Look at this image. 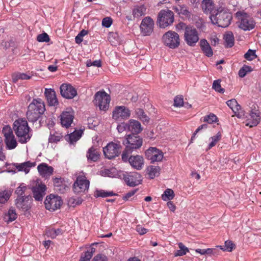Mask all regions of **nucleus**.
I'll use <instances>...</instances> for the list:
<instances>
[{"label":"nucleus","mask_w":261,"mask_h":261,"mask_svg":"<svg viewBox=\"0 0 261 261\" xmlns=\"http://www.w3.org/2000/svg\"><path fill=\"white\" fill-rule=\"evenodd\" d=\"M3 133L5 138L13 136L12 129L11 127L6 125L3 127Z\"/></svg>","instance_id":"obj_51"},{"label":"nucleus","mask_w":261,"mask_h":261,"mask_svg":"<svg viewBox=\"0 0 261 261\" xmlns=\"http://www.w3.org/2000/svg\"><path fill=\"white\" fill-rule=\"evenodd\" d=\"M207 124H203L199 126L195 131V132L193 134L191 140H190V143H192L193 141L195 140L196 134L200 132V130L202 129H206L207 128Z\"/></svg>","instance_id":"obj_53"},{"label":"nucleus","mask_w":261,"mask_h":261,"mask_svg":"<svg viewBox=\"0 0 261 261\" xmlns=\"http://www.w3.org/2000/svg\"><path fill=\"white\" fill-rule=\"evenodd\" d=\"M184 99L182 96H177L174 99V106L176 107H180L183 106Z\"/></svg>","instance_id":"obj_56"},{"label":"nucleus","mask_w":261,"mask_h":261,"mask_svg":"<svg viewBox=\"0 0 261 261\" xmlns=\"http://www.w3.org/2000/svg\"><path fill=\"white\" fill-rule=\"evenodd\" d=\"M136 114L143 123H148L149 120V117L145 114L144 111L141 109H137Z\"/></svg>","instance_id":"obj_41"},{"label":"nucleus","mask_w":261,"mask_h":261,"mask_svg":"<svg viewBox=\"0 0 261 261\" xmlns=\"http://www.w3.org/2000/svg\"><path fill=\"white\" fill-rule=\"evenodd\" d=\"M225 42L224 45L226 47L230 48L234 45V36L232 32H229L224 36Z\"/></svg>","instance_id":"obj_34"},{"label":"nucleus","mask_w":261,"mask_h":261,"mask_svg":"<svg viewBox=\"0 0 261 261\" xmlns=\"http://www.w3.org/2000/svg\"><path fill=\"white\" fill-rule=\"evenodd\" d=\"M17 218V214L16 210L13 207H10L8 212L4 216V221L8 223L14 221Z\"/></svg>","instance_id":"obj_31"},{"label":"nucleus","mask_w":261,"mask_h":261,"mask_svg":"<svg viewBox=\"0 0 261 261\" xmlns=\"http://www.w3.org/2000/svg\"><path fill=\"white\" fill-rule=\"evenodd\" d=\"M251 67L249 66L244 65L239 71V75L241 77H244L247 72L251 71Z\"/></svg>","instance_id":"obj_49"},{"label":"nucleus","mask_w":261,"mask_h":261,"mask_svg":"<svg viewBox=\"0 0 261 261\" xmlns=\"http://www.w3.org/2000/svg\"><path fill=\"white\" fill-rule=\"evenodd\" d=\"M127 161L129 162L131 166L135 169L140 170L142 169L144 166V161L143 158L139 155H131L128 157Z\"/></svg>","instance_id":"obj_19"},{"label":"nucleus","mask_w":261,"mask_h":261,"mask_svg":"<svg viewBox=\"0 0 261 261\" xmlns=\"http://www.w3.org/2000/svg\"><path fill=\"white\" fill-rule=\"evenodd\" d=\"M61 95L67 99H72L77 95L76 89L69 84H63L60 86Z\"/></svg>","instance_id":"obj_18"},{"label":"nucleus","mask_w":261,"mask_h":261,"mask_svg":"<svg viewBox=\"0 0 261 261\" xmlns=\"http://www.w3.org/2000/svg\"><path fill=\"white\" fill-rule=\"evenodd\" d=\"M27 189V187L24 184H21L16 190L15 193L18 195L17 197H25L23 196L25 191Z\"/></svg>","instance_id":"obj_47"},{"label":"nucleus","mask_w":261,"mask_h":261,"mask_svg":"<svg viewBox=\"0 0 261 261\" xmlns=\"http://www.w3.org/2000/svg\"><path fill=\"white\" fill-rule=\"evenodd\" d=\"M116 195L113 192H107L102 190H97L95 192V196L96 197H107Z\"/></svg>","instance_id":"obj_40"},{"label":"nucleus","mask_w":261,"mask_h":261,"mask_svg":"<svg viewBox=\"0 0 261 261\" xmlns=\"http://www.w3.org/2000/svg\"><path fill=\"white\" fill-rule=\"evenodd\" d=\"M32 200V196L30 195L17 197L15 200V204L18 208L25 212L31 208Z\"/></svg>","instance_id":"obj_17"},{"label":"nucleus","mask_w":261,"mask_h":261,"mask_svg":"<svg viewBox=\"0 0 261 261\" xmlns=\"http://www.w3.org/2000/svg\"><path fill=\"white\" fill-rule=\"evenodd\" d=\"M39 174L43 177L47 178L50 176L54 171V168L46 163H41L37 167Z\"/></svg>","instance_id":"obj_25"},{"label":"nucleus","mask_w":261,"mask_h":261,"mask_svg":"<svg viewBox=\"0 0 261 261\" xmlns=\"http://www.w3.org/2000/svg\"><path fill=\"white\" fill-rule=\"evenodd\" d=\"M146 8L143 5H137L133 10L134 16H142L146 14Z\"/></svg>","instance_id":"obj_35"},{"label":"nucleus","mask_w":261,"mask_h":261,"mask_svg":"<svg viewBox=\"0 0 261 261\" xmlns=\"http://www.w3.org/2000/svg\"><path fill=\"white\" fill-rule=\"evenodd\" d=\"M142 139L138 136L133 134L129 135L123 140V144L125 146V149L122 153V160L126 162L128 155L134 150L139 148L142 145Z\"/></svg>","instance_id":"obj_3"},{"label":"nucleus","mask_w":261,"mask_h":261,"mask_svg":"<svg viewBox=\"0 0 261 261\" xmlns=\"http://www.w3.org/2000/svg\"><path fill=\"white\" fill-rule=\"evenodd\" d=\"M234 244L230 241H226L225 242V245L223 246H218L217 247L220 248L221 250L223 251H227L228 252H231L233 248L234 247Z\"/></svg>","instance_id":"obj_46"},{"label":"nucleus","mask_w":261,"mask_h":261,"mask_svg":"<svg viewBox=\"0 0 261 261\" xmlns=\"http://www.w3.org/2000/svg\"><path fill=\"white\" fill-rule=\"evenodd\" d=\"M113 22L111 17H104L102 21V26L106 28H109Z\"/></svg>","instance_id":"obj_57"},{"label":"nucleus","mask_w":261,"mask_h":261,"mask_svg":"<svg viewBox=\"0 0 261 261\" xmlns=\"http://www.w3.org/2000/svg\"><path fill=\"white\" fill-rule=\"evenodd\" d=\"M178 245L179 248V250H177L175 252L174 255L175 256H182L185 255L189 251L188 248L182 243H179Z\"/></svg>","instance_id":"obj_43"},{"label":"nucleus","mask_w":261,"mask_h":261,"mask_svg":"<svg viewBox=\"0 0 261 261\" xmlns=\"http://www.w3.org/2000/svg\"><path fill=\"white\" fill-rule=\"evenodd\" d=\"M117 129L119 133L125 130H128V123H121L119 124L117 126Z\"/></svg>","instance_id":"obj_58"},{"label":"nucleus","mask_w":261,"mask_h":261,"mask_svg":"<svg viewBox=\"0 0 261 261\" xmlns=\"http://www.w3.org/2000/svg\"><path fill=\"white\" fill-rule=\"evenodd\" d=\"M243 117L246 118V125L252 127L256 126L261 120V113L258 110H251L248 115Z\"/></svg>","instance_id":"obj_14"},{"label":"nucleus","mask_w":261,"mask_h":261,"mask_svg":"<svg viewBox=\"0 0 261 261\" xmlns=\"http://www.w3.org/2000/svg\"><path fill=\"white\" fill-rule=\"evenodd\" d=\"M87 66H95L97 67H99L101 66V63L100 60H95L94 61H91V60L87 61Z\"/></svg>","instance_id":"obj_60"},{"label":"nucleus","mask_w":261,"mask_h":261,"mask_svg":"<svg viewBox=\"0 0 261 261\" xmlns=\"http://www.w3.org/2000/svg\"><path fill=\"white\" fill-rule=\"evenodd\" d=\"M10 194L7 190H0V203H5L9 199Z\"/></svg>","instance_id":"obj_45"},{"label":"nucleus","mask_w":261,"mask_h":261,"mask_svg":"<svg viewBox=\"0 0 261 261\" xmlns=\"http://www.w3.org/2000/svg\"><path fill=\"white\" fill-rule=\"evenodd\" d=\"M201 7L204 13L206 15L210 14V16H216L224 11L222 7L216 8L212 0H202Z\"/></svg>","instance_id":"obj_7"},{"label":"nucleus","mask_w":261,"mask_h":261,"mask_svg":"<svg viewBox=\"0 0 261 261\" xmlns=\"http://www.w3.org/2000/svg\"><path fill=\"white\" fill-rule=\"evenodd\" d=\"M221 133L218 132L215 136L211 137L210 139L212 140V141L208 145V149H210L213 147L215 146L217 143L221 140Z\"/></svg>","instance_id":"obj_44"},{"label":"nucleus","mask_w":261,"mask_h":261,"mask_svg":"<svg viewBox=\"0 0 261 261\" xmlns=\"http://www.w3.org/2000/svg\"><path fill=\"white\" fill-rule=\"evenodd\" d=\"M45 235L48 238H50L51 239H55L56 238L54 231V228L46 229L45 230Z\"/></svg>","instance_id":"obj_62"},{"label":"nucleus","mask_w":261,"mask_h":261,"mask_svg":"<svg viewBox=\"0 0 261 261\" xmlns=\"http://www.w3.org/2000/svg\"><path fill=\"white\" fill-rule=\"evenodd\" d=\"M174 191L171 189H166L162 195V198L164 201L171 200L174 197Z\"/></svg>","instance_id":"obj_39"},{"label":"nucleus","mask_w":261,"mask_h":261,"mask_svg":"<svg viewBox=\"0 0 261 261\" xmlns=\"http://www.w3.org/2000/svg\"><path fill=\"white\" fill-rule=\"evenodd\" d=\"M173 12L169 10H162L159 13L158 16H173Z\"/></svg>","instance_id":"obj_59"},{"label":"nucleus","mask_w":261,"mask_h":261,"mask_svg":"<svg viewBox=\"0 0 261 261\" xmlns=\"http://www.w3.org/2000/svg\"><path fill=\"white\" fill-rule=\"evenodd\" d=\"M184 38L185 41L190 46H194L199 39L198 32L193 26L186 28Z\"/></svg>","instance_id":"obj_8"},{"label":"nucleus","mask_w":261,"mask_h":261,"mask_svg":"<svg viewBox=\"0 0 261 261\" xmlns=\"http://www.w3.org/2000/svg\"><path fill=\"white\" fill-rule=\"evenodd\" d=\"M217 120V117L214 114H210V115L205 116L203 117V121L207 122L210 124L216 122Z\"/></svg>","instance_id":"obj_50"},{"label":"nucleus","mask_w":261,"mask_h":261,"mask_svg":"<svg viewBox=\"0 0 261 261\" xmlns=\"http://www.w3.org/2000/svg\"><path fill=\"white\" fill-rule=\"evenodd\" d=\"M162 41L164 45L170 48L175 49L180 45V38L179 35L173 31H169L162 36Z\"/></svg>","instance_id":"obj_4"},{"label":"nucleus","mask_w":261,"mask_h":261,"mask_svg":"<svg viewBox=\"0 0 261 261\" xmlns=\"http://www.w3.org/2000/svg\"><path fill=\"white\" fill-rule=\"evenodd\" d=\"M89 184V181L85 176L79 175L73 186L74 191L77 193L84 192L88 189Z\"/></svg>","instance_id":"obj_11"},{"label":"nucleus","mask_w":261,"mask_h":261,"mask_svg":"<svg viewBox=\"0 0 261 261\" xmlns=\"http://www.w3.org/2000/svg\"><path fill=\"white\" fill-rule=\"evenodd\" d=\"M200 46L204 54L208 57L213 55L212 49L206 40L203 39L200 41Z\"/></svg>","instance_id":"obj_29"},{"label":"nucleus","mask_w":261,"mask_h":261,"mask_svg":"<svg viewBox=\"0 0 261 261\" xmlns=\"http://www.w3.org/2000/svg\"><path fill=\"white\" fill-rule=\"evenodd\" d=\"M145 156L150 163L160 162L162 160L164 155L163 152L156 147H150L145 151Z\"/></svg>","instance_id":"obj_13"},{"label":"nucleus","mask_w":261,"mask_h":261,"mask_svg":"<svg viewBox=\"0 0 261 261\" xmlns=\"http://www.w3.org/2000/svg\"><path fill=\"white\" fill-rule=\"evenodd\" d=\"M121 146L120 142L115 141L110 142L103 148V153L106 158L108 159H112L118 156L120 152Z\"/></svg>","instance_id":"obj_6"},{"label":"nucleus","mask_w":261,"mask_h":261,"mask_svg":"<svg viewBox=\"0 0 261 261\" xmlns=\"http://www.w3.org/2000/svg\"><path fill=\"white\" fill-rule=\"evenodd\" d=\"M255 50L249 49L248 51L244 55V58L249 61H251L256 58Z\"/></svg>","instance_id":"obj_54"},{"label":"nucleus","mask_w":261,"mask_h":261,"mask_svg":"<svg viewBox=\"0 0 261 261\" xmlns=\"http://www.w3.org/2000/svg\"><path fill=\"white\" fill-rule=\"evenodd\" d=\"M130 115L129 110L124 106H117L113 112V119L118 121L128 119Z\"/></svg>","instance_id":"obj_16"},{"label":"nucleus","mask_w":261,"mask_h":261,"mask_svg":"<svg viewBox=\"0 0 261 261\" xmlns=\"http://www.w3.org/2000/svg\"><path fill=\"white\" fill-rule=\"evenodd\" d=\"M168 208L170 210L174 212L176 210V206L172 201H169L167 203Z\"/></svg>","instance_id":"obj_64"},{"label":"nucleus","mask_w":261,"mask_h":261,"mask_svg":"<svg viewBox=\"0 0 261 261\" xmlns=\"http://www.w3.org/2000/svg\"><path fill=\"white\" fill-rule=\"evenodd\" d=\"M99 154L97 149L94 147L90 148L87 153V158L88 161H96L99 158Z\"/></svg>","instance_id":"obj_33"},{"label":"nucleus","mask_w":261,"mask_h":261,"mask_svg":"<svg viewBox=\"0 0 261 261\" xmlns=\"http://www.w3.org/2000/svg\"><path fill=\"white\" fill-rule=\"evenodd\" d=\"M239 27L244 31H249L255 26V22L252 17H240L238 21Z\"/></svg>","instance_id":"obj_20"},{"label":"nucleus","mask_w":261,"mask_h":261,"mask_svg":"<svg viewBox=\"0 0 261 261\" xmlns=\"http://www.w3.org/2000/svg\"><path fill=\"white\" fill-rule=\"evenodd\" d=\"M37 40L40 42H47L49 41V36L46 33L39 34L37 36Z\"/></svg>","instance_id":"obj_55"},{"label":"nucleus","mask_w":261,"mask_h":261,"mask_svg":"<svg viewBox=\"0 0 261 261\" xmlns=\"http://www.w3.org/2000/svg\"><path fill=\"white\" fill-rule=\"evenodd\" d=\"M157 22L161 28H165L172 24L174 17H158Z\"/></svg>","instance_id":"obj_32"},{"label":"nucleus","mask_w":261,"mask_h":261,"mask_svg":"<svg viewBox=\"0 0 261 261\" xmlns=\"http://www.w3.org/2000/svg\"><path fill=\"white\" fill-rule=\"evenodd\" d=\"M74 115L72 112H63L60 115L61 123L62 126L68 128L73 122Z\"/></svg>","instance_id":"obj_23"},{"label":"nucleus","mask_w":261,"mask_h":261,"mask_svg":"<svg viewBox=\"0 0 261 261\" xmlns=\"http://www.w3.org/2000/svg\"><path fill=\"white\" fill-rule=\"evenodd\" d=\"M63 135L59 131H56L54 129L50 130L48 142L50 143H57L63 138Z\"/></svg>","instance_id":"obj_30"},{"label":"nucleus","mask_w":261,"mask_h":261,"mask_svg":"<svg viewBox=\"0 0 261 261\" xmlns=\"http://www.w3.org/2000/svg\"><path fill=\"white\" fill-rule=\"evenodd\" d=\"M83 134V129H75L73 132L65 136V139L70 143L73 144L79 140Z\"/></svg>","instance_id":"obj_28"},{"label":"nucleus","mask_w":261,"mask_h":261,"mask_svg":"<svg viewBox=\"0 0 261 261\" xmlns=\"http://www.w3.org/2000/svg\"><path fill=\"white\" fill-rule=\"evenodd\" d=\"M62 203L60 197L54 195H50L46 197L44 204L46 209L54 211L59 208Z\"/></svg>","instance_id":"obj_10"},{"label":"nucleus","mask_w":261,"mask_h":261,"mask_svg":"<svg viewBox=\"0 0 261 261\" xmlns=\"http://www.w3.org/2000/svg\"><path fill=\"white\" fill-rule=\"evenodd\" d=\"M212 22L219 27L226 28L230 23L232 17H210Z\"/></svg>","instance_id":"obj_24"},{"label":"nucleus","mask_w":261,"mask_h":261,"mask_svg":"<svg viewBox=\"0 0 261 261\" xmlns=\"http://www.w3.org/2000/svg\"><path fill=\"white\" fill-rule=\"evenodd\" d=\"M227 106L234 113L236 116L241 118L244 116V111L241 110V107L238 104L237 101L235 99H231L226 102Z\"/></svg>","instance_id":"obj_21"},{"label":"nucleus","mask_w":261,"mask_h":261,"mask_svg":"<svg viewBox=\"0 0 261 261\" xmlns=\"http://www.w3.org/2000/svg\"><path fill=\"white\" fill-rule=\"evenodd\" d=\"M44 94L49 106H57L59 105L56 93L54 89L45 88Z\"/></svg>","instance_id":"obj_22"},{"label":"nucleus","mask_w":261,"mask_h":261,"mask_svg":"<svg viewBox=\"0 0 261 261\" xmlns=\"http://www.w3.org/2000/svg\"><path fill=\"white\" fill-rule=\"evenodd\" d=\"M177 11L178 12L179 14H182L183 15L188 16L189 14V11H188L186 6H180L176 8Z\"/></svg>","instance_id":"obj_52"},{"label":"nucleus","mask_w":261,"mask_h":261,"mask_svg":"<svg viewBox=\"0 0 261 261\" xmlns=\"http://www.w3.org/2000/svg\"><path fill=\"white\" fill-rule=\"evenodd\" d=\"M5 143L7 147L9 149H14L17 145V142L14 136H11L5 139Z\"/></svg>","instance_id":"obj_37"},{"label":"nucleus","mask_w":261,"mask_h":261,"mask_svg":"<svg viewBox=\"0 0 261 261\" xmlns=\"http://www.w3.org/2000/svg\"><path fill=\"white\" fill-rule=\"evenodd\" d=\"M142 128L140 123L135 120L130 119L128 123V130L136 135L141 132Z\"/></svg>","instance_id":"obj_27"},{"label":"nucleus","mask_w":261,"mask_h":261,"mask_svg":"<svg viewBox=\"0 0 261 261\" xmlns=\"http://www.w3.org/2000/svg\"><path fill=\"white\" fill-rule=\"evenodd\" d=\"M92 261H108V259L106 255L98 254L94 257Z\"/></svg>","instance_id":"obj_61"},{"label":"nucleus","mask_w":261,"mask_h":261,"mask_svg":"<svg viewBox=\"0 0 261 261\" xmlns=\"http://www.w3.org/2000/svg\"><path fill=\"white\" fill-rule=\"evenodd\" d=\"M147 170L150 178L153 179L159 175L160 168L159 166L151 165L147 167Z\"/></svg>","instance_id":"obj_36"},{"label":"nucleus","mask_w":261,"mask_h":261,"mask_svg":"<svg viewBox=\"0 0 261 261\" xmlns=\"http://www.w3.org/2000/svg\"><path fill=\"white\" fill-rule=\"evenodd\" d=\"M154 21L151 17H144L140 25L141 34L143 36H150L153 32Z\"/></svg>","instance_id":"obj_15"},{"label":"nucleus","mask_w":261,"mask_h":261,"mask_svg":"<svg viewBox=\"0 0 261 261\" xmlns=\"http://www.w3.org/2000/svg\"><path fill=\"white\" fill-rule=\"evenodd\" d=\"M13 129L20 143H26L32 136L27 121L24 119L16 120L13 123Z\"/></svg>","instance_id":"obj_2"},{"label":"nucleus","mask_w":261,"mask_h":261,"mask_svg":"<svg viewBox=\"0 0 261 261\" xmlns=\"http://www.w3.org/2000/svg\"><path fill=\"white\" fill-rule=\"evenodd\" d=\"M32 77L31 74H27L24 73H14L12 75V80L13 82L16 83L19 80H29Z\"/></svg>","instance_id":"obj_38"},{"label":"nucleus","mask_w":261,"mask_h":261,"mask_svg":"<svg viewBox=\"0 0 261 261\" xmlns=\"http://www.w3.org/2000/svg\"><path fill=\"white\" fill-rule=\"evenodd\" d=\"M122 177L126 185L129 187H135L142 182L141 174L136 172H125L122 174Z\"/></svg>","instance_id":"obj_9"},{"label":"nucleus","mask_w":261,"mask_h":261,"mask_svg":"<svg viewBox=\"0 0 261 261\" xmlns=\"http://www.w3.org/2000/svg\"><path fill=\"white\" fill-rule=\"evenodd\" d=\"M110 96L105 91H98L94 95L93 102L100 110L106 111L109 107Z\"/></svg>","instance_id":"obj_5"},{"label":"nucleus","mask_w":261,"mask_h":261,"mask_svg":"<svg viewBox=\"0 0 261 261\" xmlns=\"http://www.w3.org/2000/svg\"><path fill=\"white\" fill-rule=\"evenodd\" d=\"M213 88L215 90V91L223 93L224 92V89L221 88V84H220V81L215 80L214 81L213 84Z\"/></svg>","instance_id":"obj_48"},{"label":"nucleus","mask_w":261,"mask_h":261,"mask_svg":"<svg viewBox=\"0 0 261 261\" xmlns=\"http://www.w3.org/2000/svg\"><path fill=\"white\" fill-rule=\"evenodd\" d=\"M31 189L35 199L37 201H41L45 194L46 186L39 179H37L35 185L32 186Z\"/></svg>","instance_id":"obj_12"},{"label":"nucleus","mask_w":261,"mask_h":261,"mask_svg":"<svg viewBox=\"0 0 261 261\" xmlns=\"http://www.w3.org/2000/svg\"><path fill=\"white\" fill-rule=\"evenodd\" d=\"M190 25H186V23L180 22L176 25V29L177 30H186V28Z\"/></svg>","instance_id":"obj_63"},{"label":"nucleus","mask_w":261,"mask_h":261,"mask_svg":"<svg viewBox=\"0 0 261 261\" xmlns=\"http://www.w3.org/2000/svg\"><path fill=\"white\" fill-rule=\"evenodd\" d=\"M35 165V162H31L30 161L25 162L21 164H14V166L16 167L18 171H24L26 174L29 172L31 167H34Z\"/></svg>","instance_id":"obj_26"},{"label":"nucleus","mask_w":261,"mask_h":261,"mask_svg":"<svg viewBox=\"0 0 261 261\" xmlns=\"http://www.w3.org/2000/svg\"><path fill=\"white\" fill-rule=\"evenodd\" d=\"M54 184L56 191L63 192L65 186L63 184V180L61 178H55L54 179Z\"/></svg>","instance_id":"obj_42"},{"label":"nucleus","mask_w":261,"mask_h":261,"mask_svg":"<svg viewBox=\"0 0 261 261\" xmlns=\"http://www.w3.org/2000/svg\"><path fill=\"white\" fill-rule=\"evenodd\" d=\"M45 110L44 102L41 99H33L28 106L26 113L28 121L33 124L35 123L36 128L40 127Z\"/></svg>","instance_id":"obj_1"}]
</instances>
